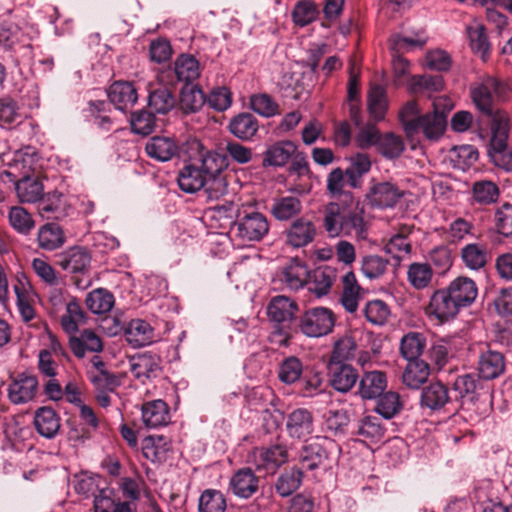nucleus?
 I'll list each match as a JSON object with an SVG mask.
<instances>
[{
	"label": "nucleus",
	"instance_id": "6e6552de",
	"mask_svg": "<svg viewBox=\"0 0 512 512\" xmlns=\"http://www.w3.org/2000/svg\"><path fill=\"white\" fill-rule=\"evenodd\" d=\"M407 192L390 181L371 182L367 197L373 206L393 208L406 196Z\"/></svg>",
	"mask_w": 512,
	"mask_h": 512
},
{
	"label": "nucleus",
	"instance_id": "c9c22d12",
	"mask_svg": "<svg viewBox=\"0 0 512 512\" xmlns=\"http://www.w3.org/2000/svg\"><path fill=\"white\" fill-rule=\"evenodd\" d=\"M146 152L158 161L165 162L178 153V145L169 137L154 136L146 144Z\"/></svg>",
	"mask_w": 512,
	"mask_h": 512
},
{
	"label": "nucleus",
	"instance_id": "2f4dec72",
	"mask_svg": "<svg viewBox=\"0 0 512 512\" xmlns=\"http://www.w3.org/2000/svg\"><path fill=\"white\" fill-rule=\"evenodd\" d=\"M316 440L306 441L298 454V461L303 468L308 470L317 469L328 458L327 451Z\"/></svg>",
	"mask_w": 512,
	"mask_h": 512
},
{
	"label": "nucleus",
	"instance_id": "69168bd1",
	"mask_svg": "<svg viewBox=\"0 0 512 512\" xmlns=\"http://www.w3.org/2000/svg\"><path fill=\"white\" fill-rule=\"evenodd\" d=\"M226 501L217 490H205L199 499V512H224Z\"/></svg>",
	"mask_w": 512,
	"mask_h": 512
},
{
	"label": "nucleus",
	"instance_id": "79ce46f5",
	"mask_svg": "<svg viewBox=\"0 0 512 512\" xmlns=\"http://www.w3.org/2000/svg\"><path fill=\"white\" fill-rule=\"evenodd\" d=\"M148 91V105L156 113L166 114L174 107L175 98L167 87L149 84Z\"/></svg>",
	"mask_w": 512,
	"mask_h": 512
},
{
	"label": "nucleus",
	"instance_id": "393cba45",
	"mask_svg": "<svg viewBox=\"0 0 512 512\" xmlns=\"http://www.w3.org/2000/svg\"><path fill=\"white\" fill-rule=\"evenodd\" d=\"M363 289L358 284L353 272H347L342 277V293L340 302L344 309L349 313L357 311L359 301L363 299Z\"/></svg>",
	"mask_w": 512,
	"mask_h": 512
},
{
	"label": "nucleus",
	"instance_id": "473e14b6",
	"mask_svg": "<svg viewBox=\"0 0 512 512\" xmlns=\"http://www.w3.org/2000/svg\"><path fill=\"white\" fill-rule=\"evenodd\" d=\"M34 425L40 435L50 439L60 429V418L52 408L41 407L35 412Z\"/></svg>",
	"mask_w": 512,
	"mask_h": 512
},
{
	"label": "nucleus",
	"instance_id": "aec40b11",
	"mask_svg": "<svg viewBox=\"0 0 512 512\" xmlns=\"http://www.w3.org/2000/svg\"><path fill=\"white\" fill-rule=\"evenodd\" d=\"M126 341L134 348L152 344L156 335L153 327L145 320L133 319L125 329Z\"/></svg>",
	"mask_w": 512,
	"mask_h": 512
},
{
	"label": "nucleus",
	"instance_id": "37998d69",
	"mask_svg": "<svg viewBox=\"0 0 512 512\" xmlns=\"http://www.w3.org/2000/svg\"><path fill=\"white\" fill-rule=\"evenodd\" d=\"M174 71L179 81L192 83L200 76V64L191 54H181L174 62Z\"/></svg>",
	"mask_w": 512,
	"mask_h": 512
},
{
	"label": "nucleus",
	"instance_id": "7ed1b4c3",
	"mask_svg": "<svg viewBox=\"0 0 512 512\" xmlns=\"http://www.w3.org/2000/svg\"><path fill=\"white\" fill-rule=\"evenodd\" d=\"M491 139L488 154L495 165L512 170V152L507 145L509 135V118L505 112L497 111L491 117Z\"/></svg>",
	"mask_w": 512,
	"mask_h": 512
},
{
	"label": "nucleus",
	"instance_id": "864d4df0",
	"mask_svg": "<svg viewBox=\"0 0 512 512\" xmlns=\"http://www.w3.org/2000/svg\"><path fill=\"white\" fill-rule=\"evenodd\" d=\"M426 345L425 337L418 332L404 335L400 343V351L405 359L418 360Z\"/></svg>",
	"mask_w": 512,
	"mask_h": 512
},
{
	"label": "nucleus",
	"instance_id": "6e6d98bb",
	"mask_svg": "<svg viewBox=\"0 0 512 512\" xmlns=\"http://www.w3.org/2000/svg\"><path fill=\"white\" fill-rule=\"evenodd\" d=\"M433 276L432 269L427 263L415 262L410 264L407 271V278L415 289H424L429 286Z\"/></svg>",
	"mask_w": 512,
	"mask_h": 512
},
{
	"label": "nucleus",
	"instance_id": "9d476101",
	"mask_svg": "<svg viewBox=\"0 0 512 512\" xmlns=\"http://www.w3.org/2000/svg\"><path fill=\"white\" fill-rule=\"evenodd\" d=\"M328 378L329 383L334 390L340 393H347L357 383L359 374L350 364L329 362Z\"/></svg>",
	"mask_w": 512,
	"mask_h": 512
},
{
	"label": "nucleus",
	"instance_id": "e433bc0d",
	"mask_svg": "<svg viewBox=\"0 0 512 512\" xmlns=\"http://www.w3.org/2000/svg\"><path fill=\"white\" fill-rule=\"evenodd\" d=\"M310 272L307 266L299 260H291L282 271L281 280L291 290H299L306 283Z\"/></svg>",
	"mask_w": 512,
	"mask_h": 512
},
{
	"label": "nucleus",
	"instance_id": "bb28decb",
	"mask_svg": "<svg viewBox=\"0 0 512 512\" xmlns=\"http://www.w3.org/2000/svg\"><path fill=\"white\" fill-rule=\"evenodd\" d=\"M193 146L200 153L201 170L205 175H218L228 167V159L225 154H220L212 150H204L202 144L199 141H194Z\"/></svg>",
	"mask_w": 512,
	"mask_h": 512
},
{
	"label": "nucleus",
	"instance_id": "774afa93",
	"mask_svg": "<svg viewBox=\"0 0 512 512\" xmlns=\"http://www.w3.org/2000/svg\"><path fill=\"white\" fill-rule=\"evenodd\" d=\"M156 124L155 116L148 111H138L131 115L130 125L134 133L143 136L153 132Z\"/></svg>",
	"mask_w": 512,
	"mask_h": 512
},
{
	"label": "nucleus",
	"instance_id": "bf43d9fd",
	"mask_svg": "<svg viewBox=\"0 0 512 512\" xmlns=\"http://www.w3.org/2000/svg\"><path fill=\"white\" fill-rule=\"evenodd\" d=\"M387 97L384 87L373 85L368 93V109L373 118L380 120L387 110Z\"/></svg>",
	"mask_w": 512,
	"mask_h": 512
},
{
	"label": "nucleus",
	"instance_id": "49530a36",
	"mask_svg": "<svg viewBox=\"0 0 512 512\" xmlns=\"http://www.w3.org/2000/svg\"><path fill=\"white\" fill-rule=\"evenodd\" d=\"M258 128L257 119L250 113H241L232 118L229 123V131L241 140H250Z\"/></svg>",
	"mask_w": 512,
	"mask_h": 512
},
{
	"label": "nucleus",
	"instance_id": "2eb2a0df",
	"mask_svg": "<svg viewBox=\"0 0 512 512\" xmlns=\"http://www.w3.org/2000/svg\"><path fill=\"white\" fill-rule=\"evenodd\" d=\"M252 457L258 469L274 471L287 461L288 451L286 446L276 444L270 447L256 448Z\"/></svg>",
	"mask_w": 512,
	"mask_h": 512
},
{
	"label": "nucleus",
	"instance_id": "5701e85b",
	"mask_svg": "<svg viewBox=\"0 0 512 512\" xmlns=\"http://www.w3.org/2000/svg\"><path fill=\"white\" fill-rule=\"evenodd\" d=\"M107 95L110 102L121 111L132 107L138 99L136 88L132 83L125 81L114 82Z\"/></svg>",
	"mask_w": 512,
	"mask_h": 512
},
{
	"label": "nucleus",
	"instance_id": "58836bf2",
	"mask_svg": "<svg viewBox=\"0 0 512 512\" xmlns=\"http://www.w3.org/2000/svg\"><path fill=\"white\" fill-rule=\"evenodd\" d=\"M7 218L11 228L20 235H29L36 226L32 214L20 205L11 206L8 209Z\"/></svg>",
	"mask_w": 512,
	"mask_h": 512
},
{
	"label": "nucleus",
	"instance_id": "f257e3e1",
	"mask_svg": "<svg viewBox=\"0 0 512 512\" xmlns=\"http://www.w3.org/2000/svg\"><path fill=\"white\" fill-rule=\"evenodd\" d=\"M324 228L331 237L339 235L353 236L365 240L368 236L369 221L365 218L363 208L358 206L344 209L331 202L324 211Z\"/></svg>",
	"mask_w": 512,
	"mask_h": 512
},
{
	"label": "nucleus",
	"instance_id": "8fccbe9b",
	"mask_svg": "<svg viewBox=\"0 0 512 512\" xmlns=\"http://www.w3.org/2000/svg\"><path fill=\"white\" fill-rule=\"evenodd\" d=\"M500 192L498 186L490 180H479L472 186V202L481 206L497 202Z\"/></svg>",
	"mask_w": 512,
	"mask_h": 512
},
{
	"label": "nucleus",
	"instance_id": "a19ab883",
	"mask_svg": "<svg viewBox=\"0 0 512 512\" xmlns=\"http://www.w3.org/2000/svg\"><path fill=\"white\" fill-rule=\"evenodd\" d=\"M448 389L441 382L430 383L421 394V405L431 410H439L449 402Z\"/></svg>",
	"mask_w": 512,
	"mask_h": 512
},
{
	"label": "nucleus",
	"instance_id": "412c9836",
	"mask_svg": "<svg viewBox=\"0 0 512 512\" xmlns=\"http://www.w3.org/2000/svg\"><path fill=\"white\" fill-rule=\"evenodd\" d=\"M259 480L250 468L239 469L230 479V489L239 498L248 499L258 490Z\"/></svg>",
	"mask_w": 512,
	"mask_h": 512
},
{
	"label": "nucleus",
	"instance_id": "13d9d810",
	"mask_svg": "<svg viewBox=\"0 0 512 512\" xmlns=\"http://www.w3.org/2000/svg\"><path fill=\"white\" fill-rule=\"evenodd\" d=\"M375 411L385 419H391L402 409L400 396L396 392H386L378 396Z\"/></svg>",
	"mask_w": 512,
	"mask_h": 512
},
{
	"label": "nucleus",
	"instance_id": "a18cd8bd",
	"mask_svg": "<svg viewBox=\"0 0 512 512\" xmlns=\"http://www.w3.org/2000/svg\"><path fill=\"white\" fill-rule=\"evenodd\" d=\"M384 428L376 416H365L357 424L356 435L364 443H376L384 437Z\"/></svg>",
	"mask_w": 512,
	"mask_h": 512
},
{
	"label": "nucleus",
	"instance_id": "20e7f679",
	"mask_svg": "<svg viewBox=\"0 0 512 512\" xmlns=\"http://www.w3.org/2000/svg\"><path fill=\"white\" fill-rule=\"evenodd\" d=\"M434 111L423 114L415 126V135L422 133L428 140H438L446 128V113L451 110L452 103L448 98H437L433 101Z\"/></svg>",
	"mask_w": 512,
	"mask_h": 512
},
{
	"label": "nucleus",
	"instance_id": "4c0bfd02",
	"mask_svg": "<svg viewBox=\"0 0 512 512\" xmlns=\"http://www.w3.org/2000/svg\"><path fill=\"white\" fill-rule=\"evenodd\" d=\"M309 290L317 297L327 295L336 280V269L331 266H323L315 269L309 276Z\"/></svg>",
	"mask_w": 512,
	"mask_h": 512
},
{
	"label": "nucleus",
	"instance_id": "c03bdc74",
	"mask_svg": "<svg viewBox=\"0 0 512 512\" xmlns=\"http://www.w3.org/2000/svg\"><path fill=\"white\" fill-rule=\"evenodd\" d=\"M430 374L428 364L423 360H409L402 375L403 383L411 389H418Z\"/></svg>",
	"mask_w": 512,
	"mask_h": 512
},
{
	"label": "nucleus",
	"instance_id": "1a4fd4ad",
	"mask_svg": "<svg viewBox=\"0 0 512 512\" xmlns=\"http://www.w3.org/2000/svg\"><path fill=\"white\" fill-rule=\"evenodd\" d=\"M460 309V305L452 294L449 293L447 288H444L436 290L432 294L426 307V313L440 321H447L455 317Z\"/></svg>",
	"mask_w": 512,
	"mask_h": 512
},
{
	"label": "nucleus",
	"instance_id": "e2e57ef3",
	"mask_svg": "<svg viewBox=\"0 0 512 512\" xmlns=\"http://www.w3.org/2000/svg\"><path fill=\"white\" fill-rule=\"evenodd\" d=\"M318 10L311 0H301L296 3L292 11V18L296 25L304 27L316 20Z\"/></svg>",
	"mask_w": 512,
	"mask_h": 512
},
{
	"label": "nucleus",
	"instance_id": "09e8293b",
	"mask_svg": "<svg viewBox=\"0 0 512 512\" xmlns=\"http://www.w3.org/2000/svg\"><path fill=\"white\" fill-rule=\"evenodd\" d=\"M38 160L39 155L36 148L28 145L14 152L10 167L19 170L23 175L30 174L29 172H34L37 169Z\"/></svg>",
	"mask_w": 512,
	"mask_h": 512
},
{
	"label": "nucleus",
	"instance_id": "f03ea898",
	"mask_svg": "<svg viewBox=\"0 0 512 512\" xmlns=\"http://www.w3.org/2000/svg\"><path fill=\"white\" fill-rule=\"evenodd\" d=\"M270 224L263 213L252 205H243L238 210L232 230L243 242H259L269 232Z\"/></svg>",
	"mask_w": 512,
	"mask_h": 512
},
{
	"label": "nucleus",
	"instance_id": "b1692460",
	"mask_svg": "<svg viewBox=\"0 0 512 512\" xmlns=\"http://www.w3.org/2000/svg\"><path fill=\"white\" fill-rule=\"evenodd\" d=\"M56 318H59L62 329L68 335H75L79 331L80 326L86 323L87 319L84 310L76 298L70 299L64 311Z\"/></svg>",
	"mask_w": 512,
	"mask_h": 512
},
{
	"label": "nucleus",
	"instance_id": "c756f323",
	"mask_svg": "<svg viewBox=\"0 0 512 512\" xmlns=\"http://www.w3.org/2000/svg\"><path fill=\"white\" fill-rule=\"evenodd\" d=\"M371 159L365 153H356L349 158V166L345 170L347 185L353 189L362 185V178L371 169Z\"/></svg>",
	"mask_w": 512,
	"mask_h": 512
},
{
	"label": "nucleus",
	"instance_id": "9b49d317",
	"mask_svg": "<svg viewBox=\"0 0 512 512\" xmlns=\"http://www.w3.org/2000/svg\"><path fill=\"white\" fill-rule=\"evenodd\" d=\"M286 244L293 248H302L310 244L316 236L314 223L305 217L292 221L284 231Z\"/></svg>",
	"mask_w": 512,
	"mask_h": 512
},
{
	"label": "nucleus",
	"instance_id": "6ab92c4d",
	"mask_svg": "<svg viewBox=\"0 0 512 512\" xmlns=\"http://www.w3.org/2000/svg\"><path fill=\"white\" fill-rule=\"evenodd\" d=\"M142 421L145 427L156 429L170 422L168 405L163 400H152L142 405Z\"/></svg>",
	"mask_w": 512,
	"mask_h": 512
},
{
	"label": "nucleus",
	"instance_id": "c85d7f7f",
	"mask_svg": "<svg viewBox=\"0 0 512 512\" xmlns=\"http://www.w3.org/2000/svg\"><path fill=\"white\" fill-rule=\"evenodd\" d=\"M65 233L60 225L50 222L39 227L37 233L38 246L46 251H54L64 245Z\"/></svg>",
	"mask_w": 512,
	"mask_h": 512
},
{
	"label": "nucleus",
	"instance_id": "ddd939ff",
	"mask_svg": "<svg viewBox=\"0 0 512 512\" xmlns=\"http://www.w3.org/2000/svg\"><path fill=\"white\" fill-rule=\"evenodd\" d=\"M91 262V255L83 247H72L56 258V264L66 272L85 274Z\"/></svg>",
	"mask_w": 512,
	"mask_h": 512
},
{
	"label": "nucleus",
	"instance_id": "f8f14e48",
	"mask_svg": "<svg viewBox=\"0 0 512 512\" xmlns=\"http://www.w3.org/2000/svg\"><path fill=\"white\" fill-rule=\"evenodd\" d=\"M38 388V380L33 375L21 373L8 386V397L13 404H24L33 400Z\"/></svg>",
	"mask_w": 512,
	"mask_h": 512
},
{
	"label": "nucleus",
	"instance_id": "7c9ffc66",
	"mask_svg": "<svg viewBox=\"0 0 512 512\" xmlns=\"http://www.w3.org/2000/svg\"><path fill=\"white\" fill-rule=\"evenodd\" d=\"M460 257L466 268L472 271L483 269L489 261L487 246L481 243H469L461 248Z\"/></svg>",
	"mask_w": 512,
	"mask_h": 512
},
{
	"label": "nucleus",
	"instance_id": "4d7b16f0",
	"mask_svg": "<svg viewBox=\"0 0 512 512\" xmlns=\"http://www.w3.org/2000/svg\"><path fill=\"white\" fill-rule=\"evenodd\" d=\"M413 93L439 92L444 87L443 78L440 75H419L413 76L409 84Z\"/></svg>",
	"mask_w": 512,
	"mask_h": 512
},
{
	"label": "nucleus",
	"instance_id": "dca6fc26",
	"mask_svg": "<svg viewBox=\"0 0 512 512\" xmlns=\"http://www.w3.org/2000/svg\"><path fill=\"white\" fill-rule=\"evenodd\" d=\"M288 435L294 439H305L314 432V419L312 413L305 408H298L290 412L286 419Z\"/></svg>",
	"mask_w": 512,
	"mask_h": 512
},
{
	"label": "nucleus",
	"instance_id": "3c124183",
	"mask_svg": "<svg viewBox=\"0 0 512 512\" xmlns=\"http://www.w3.org/2000/svg\"><path fill=\"white\" fill-rule=\"evenodd\" d=\"M303 481V472L297 467H292L281 473L275 483L276 492L281 497L290 496L301 486Z\"/></svg>",
	"mask_w": 512,
	"mask_h": 512
},
{
	"label": "nucleus",
	"instance_id": "0eeeda50",
	"mask_svg": "<svg viewBox=\"0 0 512 512\" xmlns=\"http://www.w3.org/2000/svg\"><path fill=\"white\" fill-rule=\"evenodd\" d=\"M3 175L11 178L20 203L35 204L44 196V185L41 178L34 174L22 175L16 180V175L11 171H4Z\"/></svg>",
	"mask_w": 512,
	"mask_h": 512
},
{
	"label": "nucleus",
	"instance_id": "72a5a7b5",
	"mask_svg": "<svg viewBox=\"0 0 512 512\" xmlns=\"http://www.w3.org/2000/svg\"><path fill=\"white\" fill-rule=\"evenodd\" d=\"M171 441L165 436H148L143 440L142 452L151 462H164L171 451Z\"/></svg>",
	"mask_w": 512,
	"mask_h": 512
},
{
	"label": "nucleus",
	"instance_id": "680f3d73",
	"mask_svg": "<svg viewBox=\"0 0 512 512\" xmlns=\"http://www.w3.org/2000/svg\"><path fill=\"white\" fill-rule=\"evenodd\" d=\"M357 344L350 336H344L334 344L329 362L345 363L355 357Z\"/></svg>",
	"mask_w": 512,
	"mask_h": 512
},
{
	"label": "nucleus",
	"instance_id": "a211bd4d",
	"mask_svg": "<svg viewBox=\"0 0 512 512\" xmlns=\"http://www.w3.org/2000/svg\"><path fill=\"white\" fill-rule=\"evenodd\" d=\"M298 311L297 303L284 295L273 297L267 306L269 319L276 323L289 324Z\"/></svg>",
	"mask_w": 512,
	"mask_h": 512
},
{
	"label": "nucleus",
	"instance_id": "39448f33",
	"mask_svg": "<svg viewBox=\"0 0 512 512\" xmlns=\"http://www.w3.org/2000/svg\"><path fill=\"white\" fill-rule=\"evenodd\" d=\"M505 94V86L495 77L486 76L471 88V97L476 107L485 115L493 117L494 102Z\"/></svg>",
	"mask_w": 512,
	"mask_h": 512
},
{
	"label": "nucleus",
	"instance_id": "f3484780",
	"mask_svg": "<svg viewBox=\"0 0 512 512\" xmlns=\"http://www.w3.org/2000/svg\"><path fill=\"white\" fill-rule=\"evenodd\" d=\"M506 368L504 355L495 350L483 351L478 359V373L484 380H493L500 377Z\"/></svg>",
	"mask_w": 512,
	"mask_h": 512
},
{
	"label": "nucleus",
	"instance_id": "4be33fe9",
	"mask_svg": "<svg viewBox=\"0 0 512 512\" xmlns=\"http://www.w3.org/2000/svg\"><path fill=\"white\" fill-rule=\"evenodd\" d=\"M446 288L461 308L470 306L478 295L475 281L466 276L457 277Z\"/></svg>",
	"mask_w": 512,
	"mask_h": 512
},
{
	"label": "nucleus",
	"instance_id": "f704fd0d",
	"mask_svg": "<svg viewBox=\"0 0 512 512\" xmlns=\"http://www.w3.org/2000/svg\"><path fill=\"white\" fill-rule=\"evenodd\" d=\"M179 188L186 193H195L204 188L207 182V175L200 167L194 165L184 166L178 174Z\"/></svg>",
	"mask_w": 512,
	"mask_h": 512
},
{
	"label": "nucleus",
	"instance_id": "4468645a",
	"mask_svg": "<svg viewBox=\"0 0 512 512\" xmlns=\"http://www.w3.org/2000/svg\"><path fill=\"white\" fill-rule=\"evenodd\" d=\"M70 205L62 193L52 192L44 194L38 202V214L43 219L62 220L69 215Z\"/></svg>",
	"mask_w": 512,
	"mask_h": 512
},
{
	"label": "nucleus",
	"instance_id": "423d86ee",
	"mask_svg": "<svg viewBox=\"0 0 512 512\" xmlns=\"http://www.w3.org/2000/svg\"><path fill=\"white\" fill-rule=\"evenodd\" d=\"M335 324L333 312L325 307L307 310L300 319V330L308 337H321L329 334Z\"/></svg>",
	"mask_w": 512,
	"mask_h": 512
},
{
	"label": "nucleus",
	"instance_id": "5fc2aeb1",
	"mask_svg": "<svg viewBox=\"0 0 512 512\" xmlns=\"http://www.w3.org/2000/svg\"><path fill=\"white\" fill-rule=\"evenodd\" d=\"M206 102V97L197 86H186L181 90L180 106L185 113L199 111Z\"/></svg>",
	"mask_w": 512,
	"mask_h": 512
},
{
	"label": "nucleus",
	"instance_id": "ea45409f",
	"mask_svg": "<svg viewBox=\"0 0 512 512\" xmlns=\"http://www.w3.org/2000/svg\"><path fill=\"white\" fill-rule=\"evenodd\" d=\"M297 150L290 140L279 141L271 145L264 154V163L269 166H284Z\"/></svg>",
	"mask_w": 512,
	"mask_h": 512
},
{
	"label": "nucleus",
	"instance_id": "338daca9",
	"mask_svg": "<svg viewBox=\"0 0 512 512\" xmlns=\"http://www.w3.org/2000/svg\"><path fill=\"white\" fill-rule=\"evenodd\" d=\"M496 231L504 237H512V204L504 203L495 210Z\"/></svg>",
	"mask_w": 512,
	"mask_h": 512
},
{
	"label": "nucleus",
	"instance_id": "0e129e2a",
	"mask_svg": "<svg viewBox=\"0 0 512 512\" xmlns=\"http://www.w3.org/2000/svg\"><path fill=\"white\" fill-rule=\"evenodd\" d=\"M74 298L64 289L51 287L47 292L46 309L51 316L57 317L69 304V300Z\"/></svg>",
	"mask_w": 512,
	"mask_h": 512
},
{
	"label": "nucleus",
	"instance_id": "cd10ccee",
	"mask_svg": "<svg viewBox=\"0 0 512 512\" xmlns=\"http://www.w3.org/2000/svg\"><path fill=\"white\" fill-rule=\"evenodd\" d=\"M387 387V378L384 372L374 370L365 372L359 381V394L363 399H375Z\"/></svg>",
	"mask_w": 512,
	"mask_h": 512
},
{
	"label": "nucleus",
	"instance_id": "a878e982",
	"mask_svg": "<svg viewBox=\"0 0 512 512\" xmlns=\"http://www.w3.org/2000/svg\"><path fill=\"white\" fill-rule=\"evenodd\" d=\"M303 209L302 201L292 195L273 199L270 213L278 221H288L298 216Z\"/></svg>",
	"mask_w": 512,
	"mask_h": 512
},
{
	"label": "nucleus",
	"instance_id": "052dcab7",
	"mask_svg": "<svg viewBox=\"0 0 512 512\" xmlns=\"http://www.w3.org/2000/svg\"><path fill=\"white\" fill-rule=\"evenodd\" d=\"M404 148L402 138L393 133L381 135L377 145L378 152L388 159L399 157L404 151Z\"/></svg>",
	"mask_w": 512,
	"mask_h": 512
},
{
	"label": "nucleus",
	"instance_id": "603ef678",
	"mask_svg": "<svg viewBox=\"0 0 512 512\" xmlns=\"http://www.w3.org/2000/svg\"><path fill=\"white\" fill-rule=\"evenodd\" d=\"M159 357L144 353L134 357L131 361V372L138 378H150L159 370Z\"/></svg>",
	"mask_w": 512,
	"mask_h": 512
},
{
	"label": "nucleus",
	"instance_id": "de8ad7c7",
	"mask_svg": "<svg viewBox=\"0 0 512 512\" xmlns=\"http://www.w3.org/2000/svg\"><path fill=\"white\" fill-rule=\"evenodd\" d=\"M115 303L114 295L105 288H97L89 292L85 299L87 308L94 314H105L111 311Z\"/></svg>",
	"mask_w": 512,
	"mask_h": 512
}]
</instances>
